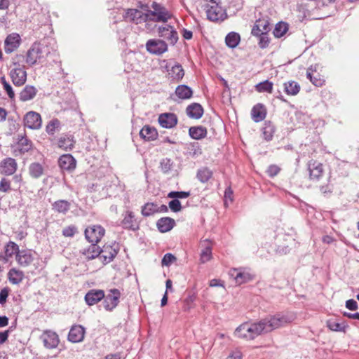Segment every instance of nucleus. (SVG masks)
Listing matches in <instances>:
<instances>
[{
	"mask_svg": "<svg viewBox=\"0 0 359 359\" xmlns=\"http://www.w3.org/2000/svg\"><path fill=\"white\" fill-rule=\"evenodd\" d=\"M59 54L54 48H50L41 42H34L26 53V63L33 66L36 63L43 64L45 66L52 63L59 62Z\"/></svg>",
	"mask_w": 359,
	"mask_h": 359,
	"instance_id": "nucleus-1",
	"label": "nucleus"
},
{
	"mask_svg": "<svg viewBox=\"0 0 359 359\" xmlns=\"http://www.w3.org/2000/svg\"><path fill=\"white\" fill-rule=\"evenodd\" d=\"M262 334L266 333L261 320L252 323H244L238 326L234 332L236 337L246 340H252Z\"/></svg>",
	"mask_w": 359,
	"mask_h": 359,
	"instance_id": "nucleus-2",
	"label": "nucleus"
},
{
	"mask_svg": "<svg viewBox=\"0 0 359 359\" xmlns=\"http://www.w3.org/2000/svg\"><path fill=\"white\" fill-rule=\"evenodd\" d=\"M293 320L294 318L292 316L283 313H277L261 319L265 333L271 332L274 330L285 326Z\"/></svg>",
	"mask_w": 359,
	"mask_h": 359,
	"instance_id": "nucleus-3",
	"label": "nucleus"
},
{
	"mask_svg": "<svg viewBox=\"0 0 359 359\" xmlns=\"http://www.w3.org/2000/svg\"><path fill=\"white\" fill-rule=\"evenodd\" d=\"M220 0H210V4H205L207 19L214 22H222L228 18L226 10L219 5Z\"/></svg>",
	"mask_w": 359,
	"mask_h": 359,
	"instance_id": "nucleus-4",
	"label": "nucleus"
},
{
	"mask_svg": "<svg viewBox=\"0 0 359 359\" xmlns=\"http://www.w3.org/2000/svg\"><path fill=\"white\" fill-rule=\"evenodd\" d=\"M151 7L153 11H147L148 23L149 22H167L172 17V15L164 6L156 1H153Z\"/></svg>",
	"mask_w": 359,
	"mask_h": 359,
	"instance_id": "nucleus-5",
	"label": "nucleus"
},
{
	"mask_svg": "<svg viewBox=\"0 0 359 359\" xmlns=\"http://www.w3.org/2000/svg\"><path fill=\"white\" fill-rule=\"evenodd\" d=\"M161 67L168 72L169 76L172 78V80L178 81L182 79L184 75V71L182 65L174 60H163Z\"/></svg>",
	"mask_w": 359,
	"mask_h": 359,
	"instance_id": "nucleus-6",
	"label": "nucleus"
},
{
	"mask_svg": "<svg viewBox=\"0 0 359 359\" xmlns=\"http://www.w3.org/2000/svg\"><path fill=\"white\" fill-rule=\"evenodd\" d=\"M102 250V255H100V259L103 264H107L114 260L119 252L118 243L114 242L110 244L106 243L103 245Z\"/></svg>",
	"mask_w": 359,
	"mask_h": 359,
	"instance_id": "nucleus-7",
	"label": "nucleus"
},
{
	"mask_svg": "<svg viewBox=\"0 0 359 359\" xmlns=\"http://www.w3.org/2000/svg\"><path fill=\"white\" fill-rule=\"evenodd\" d=\"M105 234V229L100 224L90 225L84 231L85 238L88 242L99 243Z\"/></svg>",
	"mask_w": 359,
	"mask_h": 359,
	"instance_id": "nucleus-8",
	"label": "nucleus"
},
{
	"mask_svg": "<svg viewBox=\"0 0 359 359\" xmlns=\"http://www.w3.org/2000/svg\"><path fill=\"white\" fill-rule=\"evenodd\" d=\"M309 179L313 182H318L323 176V164L315 159H311L307 163Z\"/></svg>",
	"mask_w": 359,
	"mask_h": 359,
	"instance_id": "nucleus-9",
	"label": "nucleus"
},
{
	"mask_svg": "<svg viewBox=\"0 0 359 359\" xmlns=\"http://www.w3.org/2000/svg\"><path fill=\"white\" fill-rule=\"evenodd\" d=\"M146 49L149 53L159 56L168 51V44L163 40L152 39L146 43Z\"/></svg>",
	"mask_w": 359,
	"mask_h": 359,
	"instance_id": "nucleus-10",
	"label": "nucleus"
},
{
	"mask_svg": "<svg viewBox=\"0 0 359 359\" xmlns=\"http://www.w3.org/2000/svg\"><path fill=\"white\" fill-rule=\"evenodd\" d=\"M20 252L19 246L13 241H8L4 246L3 250L0 252V262L4 263L8 262L13 256Z\"/></svg>",
	"mask_w": 359,
	"mask_h": 359,
	"instance_id": "nucleus-11",
	"label": "nucleus"
},
{
	"mask_svg": "<svg viewBox=\"0 0 359 359\" xmlns=\"http://www.w3.org/2000/svg\"><path fill=\"white\" fill-rule=\"evenodd\" d=\"M121 292L118 289H111L103 298V306L106 311H112L118 304Z\"/></svg>",
	"mask_w": 359,
	"mask_h": 359,
	"instance_id": "nucleus-12",
	"label": "nucleus"
},
{
	"mask_svg": "<svg viewBox=\"0 0 359 359\" xmlns=\"http://www.w3.org/2000/svg\"><path fill=\"white\" fill-rule=\"evenodd\" d=\"M41 339L43 341L44 346L48 349L57 348L60 343L58 334L51 330H45L41 336Z\"/></svg>",
	"mask_w": 359,
	"mask_h": 359,
	"instance_id": "nucleus-13",
	"label": "nucleus"
},
{
	"mask_svg": "<svg viewBox=\"0 0 359 359\" xmlns=\"http://www.w3.org/2000/svg\"><path fill=\"white\" fill-rule=\"evenodd\" d=\"M124 19L129 18L130 22L139 24L142 22H148V18L146 13L135 8H128L123 15ZM149 25V23H147Z\"/></svg>",
	"mask_w": 359,
	"mask_h": 359,
	"instance_id": "nucleus-14",
	"label": "nucleus"
},
{
	"mask_svg": "<svg viewBox=\"0 0 359 359\" xmlns=\"http://www.w3.org/2000/svg\"><path fill=\"white\" fill-rule=\"evenodd\" d=\"M41 117L39 113L29 111L24 117V125L30 129H39L41 127Z\"/></svg>",
	"mask_w": 359,
	"mask_h": 359,
	"instance_id": "nucleus-15",
	"label": "nucleus"
},
{
	"mask_svg": "<svg viewBox=\"0 0 359 359\" xmlns=\"http://www.w3.org/2000/svg\"><path fill=\"white\" fill-rule=\"evenodd\" d=\"M269 33L261 32V29L258 28V25H252L251 29V35L257 37L258 39V46L261 49L266 48L271 42Z\"/></svg>",
	"mask_w": 359,
	"mask_h": 359,
	"instance_id": "nucleus-16",
	"label": "nucleus"
},
{
	"mask_svg": "<svg viewBox=\"0 0 359 359\" xmlns=\"http://www.w3.org/2000/svg\"><path fill=\"white\" fill-rule=\"evenodd\" d=\"M123 215V219L121 221V225L124 229L133 231L139 229L140 223L133 212L127 210Z\"/></svg>",
	"mask_w": 359,
	"mask_h": 359,
	"instance_id": "nucleus-17",
	"label": "nucleus"
},
{
	"mask_svg": "<svg viewBox=\"0 0 359 359\" xmlns=\"http://www.w3.org/2000/svg\"><path fill=\"white\" fill-rule=\"evenodd\" d=\"M229 274L235 280L237 285L248 283L253 279V276L241 269H232L229 271Z\"/></svg>",
	"mask_w": 359,
	"mask_h": 359,
	"instance_id": "nucleus-18",
	"label": "nucleus"
},
{
	"mask_svg": "<svg viewBox=\"0 0 359 359\" xmlns=\"http://www.w3.org/2000/svg\"><path fill=\"white\" fill-rule=\"evenodd\" d=\"M18 168V164L15 159L7 157L0 162V173L5 175H11L14 174Z\"/></svg>",
	"mask_w": 359,
	"mask_h": 359,
	"instance_id": "nucleus-19",
	"label": "nucleus"
},
{
	"mask_svg": "<svg viewBox=\"0 0 359 359\" xmlns=\"http://www.w3.org/2000/svg\"><path fill=\"white\" fill-rule=\"evenodd\" d=\"M21 42V38L17 33L8 34L4 41V50L6 53H11L17 49Z\"/></svg>",
	"mask_w": 359,
	"mask_h": 359,
	"instance_id": "nucleus-20",
	"label": "nucleus"
},
{
	"mask_svg": "<svg viewBox=\"0 0 359 359\" xmlns=\"http://www.w3.org/2000/svg\"><path fill=\"white\" fill-rule=\"evenodd\" d=\"M13 84L19 87L25 83L27 79V72L25 67H14L10 73Z\"/></svg>",
	"mask_w": 359,
	"mask_h": 359,
	"instance_id": "nucleus-21",
	"label": "nucleus"
},
{
	"mask_svg": "<svg viewBox=\"0 0 359 359\" xmlns=\"http://www.w3.org/2000/svg\"><path fill=\"white\" fill-rule=\"evenodd\" d=\"M85 328L80 325H73L68 334V340L72 343H79L83 340Z\"/></svg>",
	"mask_w": 359,
	"mask_h": 359,
	"instance_id": "nucleus-22",
	"label": "nucleus"
},
{
	"mask_svg": "<svg viewBox=\"0 0 359 359\" xmlns=\"http://www.w3.org/2000/svg\"><path fill=\"white\" fill-rule=\"evenodd\" d=\"M104 298V292L102 290L92 289L85 295L84 299L88 306H93Z\"/></svg>",
	"mask_w": 359,
	"mask_h": 359,
	"instance_id": "nucleus-23",
	"label": "nucleus"
},
{
	"mask_svg": "<svg viewBox=\"0 0 359 359\" xmlns=\"http://www.w3.org/2000/svg\"><path fill=\"white\" fill-rule=\"evenodd\" d=\"M58 163L62 170L72 172L76 168V161L71 154H63L59 158Z\"/></svg>",
	"mask_w": 359,
	"mask_h": 359,
	"instance_id": "nucleus-24",
	"label": "nucleus"
},
{
	"mask_svg": "<svg viewBox=\"0 0 359 359\" xmlns=\"http://www.w3.org/2000/svg\"><path fill=\"white\" fill-rule=\"evenodd\" d=\"M159 124L165 128H172L177 123V117L173 113L161 114L158 117Z\"/></svg>",
	"mask_w": 359,
	"mask_h": 359,
	"instance_id": "nucleus-25",
	"label": "nucleus"
},
{
	"mask_svg": "<svg viewBox=\"0 0 359 359\" xmlns=\"http://www.w3.org/2000/svg\"><path fill=\"white\" fill-rule=\"evenodd\" d=\"M91 243L90 246L80 250V253L86 257L88 260L94 259L97 257H100L102 253L101 248L97 245L98 243L89 242Z\"/></svg>",
	"mask_w": 359,
	"mask_h": 359,
	"instance_id": "nucleus-26",
	"label": "nucleus"
},
{
	"mask_svg": "<svg viewBox=\"0 0 359 359\" xmlns=\"http://www.w3.org/2000/svg\"><path fill=\"white\" fill-rule=\"evenodd\" d=\"M15 260L20 266L26 267L31 264L34 257L30 250H22L16 255Z\"/></svg>",
	"mask_w": 359,
	"mask_h": 359,
	"instance_id": "nucleus-27",
	"label": "nucleus"
},
{
	"mask_svg": "<svg viewBox=\"0 0 359 359\" xmlns=\"http://www.w3.org/2000/svg\"><path fill=\"white\" fill-rule=\"evenodd\" d=\"M175 224V219L169 217H161L156 222L157 229L161 233L170 231Z\"/></svg>",
	"mask_w": 359,
	"mask_h": 359,
	"instance_id": "nucleus-28",
	"label": "nucleus"
},
{
	"mask_svg": "<svg viewBox=\"0 0 359 359\" xmlns=\"http://www.w3.org/2000/svg\"><path fill=\"white\" fill-rule=\"evenodd\" d=\"M266 116V108L262 103L255 104L251 110L252 119L256 122H260L263 121Z\"/></svg>",
	"mask_w": 359,
	"mask_h": 359,
	"instance_id": "nucleus-29",
	"label": "nucleus"
},
{
	"mask_svg": "<svg viewBox=\"0 0 359 359\" xmlns=\"http://www.w3.org/2000/svg\"><path fill=\"white\" fill-rule=\"evenodd\" d=\"M74 144V136L69 134H62L57 140L58 147L65 151L72 150Z\"/></svg>",
	"mask_w": 359,
	"mask_h": 359,
	"instance_id": "nucleus-30",
	"label": "nucleus"
},
{
	"mask_svg": "<svg viewBox=\"0 0 359 359\" xmlns=\"http://www.w3.org/2000/svg\"><path fill=\"white\" fill-rule=\"evenodd\" d=\"M241 35L236 32H230L225 36V44L231 49L236 48L241 43Z\"/></svg>",
	"mask_w": 359,
	"mask_h": 359,
	"instance_id": "nucleus-31",
	"label": "nucleus"
},
{
	"mask_svg": "<svg viewBox=\"0 0 359 359\" xmlns=\"http://www.w3.org/2000/svg\"><path fill=\"white\" fill-rule=\"evenodd\" d=\"M140 135L146 141H152L157 138L158 133L155 128L147 125L141 129Z\"/></svg>",
	"mask_w": 359,
	"mask_h": 359,
	"instance_id": "nucleus-32",
	"label": "nucleus"
},
{
	"mask_svg": "<svg viewBox=\"0 0 359 359\" xmlns=\"http://www.w3.org/2000/svg\"><path fill=\"white\" fill-rule=\"evenodd\" d=\"M203 109L200 104L193 103L187 107L186 112L189 117L199 119L203 114Z\"/></svg>",
	"mask_w": 359,
	"mask_h": 359,
	"instance_id": "nucleus-33",
	"label": "nucleus"
},
{
	"mask_svg": "<svg viewBox=\"0 0 359 359\" xmlns=\"http://www.w3.org/2000/svg\"><path fill=\"white\" fill-rule=\"evenodd\" d=\"M207 134V128L203 126H192L189 129V136L196 140L205 137Z\"/></svg>",
	"mask_w": 359,
	"mask_h": 359,
	"instance_id": "nucleus-34",
	"label": "nucleus"
},
{
	"mask_svg": "<svg viewBox=\"0 0 359 359\" xmlns=\"http://www.w3.org/2000/svg\"><path fill=\"white\" fill-rule=\"evenodd\" d=\"M71 203L66 200H58L52 204V209L55 212L66 215L70 210Z\"/></svg>",
	"mask_w": 359,
	"mask_h": 359,
	"instance_id": "nucleus-35",
	"label": "nucleus"
},
{
	"mask_svg": "<svg viewBox=\"0 0 359 359\" xmlns=\"http://www.w3.org/2000/svg\"><path fill=\"white\" fill-rule=\"evenodd\" d=\"M289 30V24L287 22L279 21L276 25L272 31L275 38L280 39L283 37Z\"/></svg>",
	"mask_w": 359,
	"mask_h": 359,
	"instance_id": "nucleus-36",
	"label": "nucleus"
},
{
	"mask_svg": "<svg viewBox=\"0 0 359 359\" xmlns=\"http://www.w3.org/2000/svg\"><path fill=\"white\" fill-rule=\"evenodd\" d=\"M253 25H258V28L261 32L269 33L272 29L271 19L268 15L263 16L257 19Z\"/></svg>",
	"mask_w": 359,
	"mask_h": 359,
	"instance_id": "nucleus-37",
	"label": "nucleus"
},
{
	"mask_svg": "<svg viewBox=\"0 0 359 359\" xmlns=\"http://www.w3.org/2000/svg\"><path fill=\"white\" fill-rule=\"evenodd\" d=\"M263 138L269 142L273 139L276 132V127L271 121H265L262 128Z\"/></svg>",
	"mask_w": 359,
	"mask_h": 359,
	"instance_id": "nucleus-38",
	"label": "nucleus"
},
{
	"mask_svg": "<svg viewBox=\"0 0 359 359\" xmlns=\"http://www.w3.org/2000/svg\"><path fill=\"white\" fill-rule=\"evenodd\" d=\"M186 154L191 157H196L202 154V149L198 142H189L186 144Z\"/></svg>",
	"mask_w": 359,
	"mask_h": 359,
	"instance_id": "nucleus-39",
	"label": "nucleus"
},
{
	"mask_svg": "<svg viewBox=\"0 0 359 359\" xmlns=\"http://www.w3.org/2000/svg\"><path fill=\"white\" fill-rule=\"evenodd\" d=\"M212 177V172L207 167L198 170L196 173L197 179L202 183L207 182Z\"/></svg>",
	"mask_w": 359,
	"mask_h": 359,
	"instance_id": "nucleus-40",
	"label": "nucleus"
},
{
	"mask_svg": "<svg viewBox=\"0 0 359 359\" xmlns=\"http://www.w3.org/2000/svg\"><path fill=\"white\" fill-rule=\"evenodd\" d=\"M61 123L57 118H53L46 126V131L49 135H54L60 130Z\"/></svg>",
	"mask_w": 359,
	"mask_h": 359,
	"instance_id": "nucleus-41",
	"label": "nucleus"
},
{
	"mask_svg": "<svg viewBox=\"0 0 359 359\" xmlns=\"http://www.w3.org/2000/svg\"><path fill=\"white\" fill-rule=\"evenodd\" d=\"M24 273L20 270L11 269L8 272V279L13 284H19L23 279Z\"/></svg>",
	"mask_w": 359,
	"mask_h": 359,
	"instance_id": "nucleus-42",
	"label": "nucleus"
},
{
	"mask_svg": "<svg viewBox=\"0 0 359 359\" xmlns=\"http://www.w3.org/2000/svg\"><path fill=\"white\" fill-rule=\"evenodd\" d=\"M29 172L33 178H39L43 173V168L39 163H33L29 167Z\"/></svg>",
	"mask_w": 359,
	"mask_h": 359,
	"instance_id": "nucleus-43",
	"label": "nucleus"
},
{
	"mask_svg": "<svg viewBox=\"0 0 359 359\" xmlns=\"http://www.w3.org/2000/svg\"><path fill=\"white\" fill-rule=\"evenodd\" d=\"M328 328L335 332H346V329L348 327L345 323H339L335 320H328L327 323Z\"/></svg>",
	"mask_w": 359,
	"mask_h": 359,
	"instance_id": "nucleus-44",
	"label": "nucleus"
},
{
	"mask_svg": "<svg viewBox=\"0 0 359 359\" xmlns=\"http://www.w3.org/2000/svg\"><path fill=\"white\" fill-rule=\"evenodd\" d=\"M141 213L144 217H149L156 213V204L154 203H147L142 207Z\"/></svg>",
	"mask_w": 359,
	"mask_h": 359,
	"instance_id": "nucleus-45",
	"label": "nucleus"
},
{
	"mask_svg": "<svg viewBox=\"0 0 359 359\" xmlns=\"http://www.w3.org/2000/svg\"><path fill=\"white\" fill-rule=\"evenodd\" d=\"M19 149L21 152L25 153L29 151L32 147V142L26 137H21L18 142Z\"/></svg>",
	"mask_w": 359,
	"mask_h": 359,
	"instance_id": "nucleus-46",
	"label": "nucleus"
},
{
	"mask_svg": "<svg viewBox=\"0 0 359 359\" xmlns=\"http://www.w3.org/2000/svg\"><path fill=\"white\" fill-rule=\"evenodd\" d=\"M315 73L316 75H314V74L307 72L306 76L316 87H321L324 84L325 81V79L320 77L318 73Z\"/></svg>",
	"mask_w": 359,
	"mask_h": 359,
	"instance_id": "nucleus-47",
	"label": "nucleus"
},
{
	"mask_svg": "<svg viewBox=\"0 0 359 359\" xmlns=\"http://www.w3.org/2000/svg\"><path fill=\"white\" fill-rule=\"evenodd\" d=\"M173 162L170 158H163L160 162V168L164 173L169 172L172 169Z\"/></svg>",
	"mask_w": 359,
	"mask_h": 359,
	"instance_id": "nucleus-48",
	"label": "nucleus"
},
{
	"mask_svg": "<svg viewBox=\"0 0 359 359\" xmlns=\"http://www.w3.org/2000/svg\"><path fill=\"white\" fill-rule=\"evenodd\" d=\"M212 259V248L206 246L201 250L200 254V260L202 263H205Z\"/></svg>",
	"mask_w": 359,
	"mask_h": 359,
	"instance_id": "nucleus-49",
	"label": "nucleus"
},
{
	"mask_svg": "<svg viewBox=\"0 0 359 359\" xmlns=\"http://www.w3.org/2000/svg\"><path fill=\"white\" fill-rule=\"evenodd\" d=\"M26 62V55L16 54L12 59V63L14 67H25L24 62Z\"/></svg>",
	"mask_w": 359,
	"mask_h": 359,
	"instance_id": "nucleus-50",
	"label": "nucleus"
},
{
	"mask_svg": "<svg viewBox=\"0 0 359 359\" xmlns=\"http://www.w3.org/2000/svg\"><path fill=\"white\" fill-rule=\"evenodd\" d=\"M191 195L190 191H170L168 194V198L173 199L186 198Z\"/></svg>",
	"mask_w": 359,
	"mask_h": 359,
	"instance_id": "nucleus-51",
	"label": "nucleus"
},
{
	"mask_svg": "<svg viewBox=\"0 0 359 359\" xmlns=\"http://www.w3.org/2000/svg\"><path fill=\"white\" fill-rule=\"evenodd\" d=\"M255 90H273V83L269 79L264 80L255 86Z\"/></svg>",
	"mask_w": 359,
	"mask_h": 359,
	"instance_id": "nucleus-52",
	"label": "nucleus"
},
{
	"mask_svg": "<svg viewBox=\"0 0 359 359\" xmlns=\"http://www.w3.org/2000/svg\"><path fill=\"white\" fill-rule=\"evenodd\" d=\"M169 32L170 33L168 36H165V38H166V39L170 41V45L175 46L177 43L179 39L177 32L176 31L173 26L169 30Z\"/></svg>",
	"mask_w": 359,
	"mask_h": 359,
	"instance_id": "nucleus-53",
	"label": "nucleus"
},
{
	"mask_svg": "<svg viewBox=\"0 0 359 359\" xmlns=\"http://www.w3.org/2000/svg\"><path fill=\"white\" fill-rule=\"evenodd\" d=\"M77 233V227L75 225H69L62 229V235L65 237H73Z\"/></svg>",
	"mask_w": 359,
	"mask_h": 359,
	"instance_id": "nucleus-54",
	"label": "nucleus"
},
{
	"mask_svg": "<svg viewBox=\"0 0 359 359\" xmlns=\"http://www.w3.org/2000/svg\"><path fill=\"white\" fill-rule=\"evenodd\" d=\"M11 190V181L5 177L1 178L0 181V191L8 192Z\"/></svg>",
	"mask_w": 359,
	"mask_h": 359,
	"instance_id": "nucleus-55",
	"label": "nucleus"
},
{
	"mask_svg": "<svg viewBox=\"0 0 359 359\" xmlns=\"http://www.w3.org/2000/svg\"><path fill=\"white\" fill-rule=\"evenodd\" d=\"M168 207L174 212H178L182 208L180 201L177 199L170 201L168 203Z\"/></svg>",
	"mask_w": 359,
	"mask_h": 359,
	"instance_id": "nucleus-56",
	"label": "nucleus"
},
{
	"mask_svg": "<svg viewBox=\"0 0 359 359\" xmlns=\"http://www.w3.org/2000/svg\"><path fill=\"white\" fill-rule=\"evenodd\" d=\"M176 259V257L172 254L166 253L162 259L161 264L163 266H169Z\"/></svg>",
	"mask_w": 359,
	"mask_h": 359,
	"instance_id": "nucleus-57",
	"label": "nucleus"
},
{
	"mask_svg": "<svg viewBox=\"0 0 359 359\" xmlns=\"http://www.w3.org/2000/svg\"><path fill=\"white\" fill-rule=\"evenodd\" d=\"M36 91H21L20 99L23 102L30 100L36 96Z\"/></svg>",
	"mask_w": 359,
	"mask_h": 359,
	"instance_id": "nucleus-58",
	"label": "nucleus"
},
{
	"mask_svg": "<svg viewBox=\"0 0 359 359\" xmlns=\"http://www.w3.org/2000/svg\"><path fill=\"white\" fill-rule=\"evenodd\" d=\"M283 90H300L301 87L298 82L294 81H288L283 83Z\"/></svg>",
	"mask_w": 359,
	"mask_h": 359,
	"instance_id": "nucleus-59",
	"label": "nucleus"
},
{
	"mask_svg": "<svg viewBox=\"0 0 359 359\" xmlns=\"http://www.w3.org/2000/svg\"><path fill=\"white\" fill-rule=\"evenodd\" d=\"M280 171V168L276 165H270L267 170L266 173L269 177H273L276 176Z\"/></svg>",
	"mask_w": 359,
	"mask_h": 359,
	"instance_id": "nucleus-60",
	"label": "nucleus"
},
{
	"mask_svg": "<svg viewBox=\"0 0 359 359\" xmlns=\"http://www.w3.org/2000/svg\"><path fill=\"white\" fill-rule=\"evenodd\" d=\"M193 91H175L172 96L177 97L180 100L189 99L192 97Z\"/></svg>",
	"mask_w": 359,
	"mask_h": 359,
	"instance_id": "nucleus-61",
	"label": "nucleus"
},
{
	"mask_svg": "<svg viewBox=\"0 0 359 359\" xmlns=\"http://www.w3.org/2000/svg\"><path fill=\"white\" fill-rule=\"evenodd\" d=\"M9 293V289L4 287L0 291V304H4L6 302Z\"/></svg>",
	"mask_w": 359,
	"mask_h": 359,
	"instance_id": "nucleus-62",
	"label": "nucleus"
},
{
	"mask_svg": "<svg viewBox=\"0 0 359 359\" xmlns=\"http://www.w3.org/2000/svg\"><path fill=\"white\" fill-rule=\"evenodd\" d=\"M172 25H166L165 26L161 25L158 27V33L160 37H165V32H168L171 28Z\"/></svg>",
	"mask_w": 359,
	"mask_h": 359,
	"instance_id": "nucleus-63",
	"label": "nucleus"
},
{
	"mask_svg": "<svg viewBox=\"0 0 359 359\" xmlns=\"http://www.w3.org/2000/svg\"><path fill=\"white\" fill-rule=\"evenodd\" d=\"M346 307L351 311H355L358 309V303L353 299H348L346 302Z\"/></svg>",
	"mask_w": 359,
	"mask_h": 359,
	"instance_id": "nucleus-64",
	"label": "nucleus"
}]
</instances>
